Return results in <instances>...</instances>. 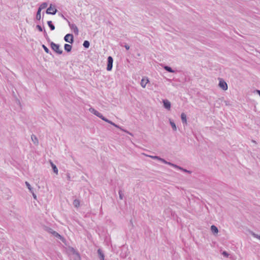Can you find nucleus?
Returning <instances> with one entry per match:
<instances>
[{
  "instance_id": "26",
  "label": "nucleus",
  "mask_w": 260,
  "mask_h": 260,
  "mask_svg": "<svg viewBox=\"0 0 260 260\" xmlns=\"http://www.w3.org/2000/svg\"><path fill=\"white\" fill-rule=\"evenodd\" d=\"M25 184H26V186L27 187L28 189H29V191L30 192H32V191H34V189H33V188L30 185V184L28 182L26 181Z\"/></svg>"
},
{
  "instance_id": "48",
  "label": "nucleus",
  "mask_w": 260,
  "mask_h": 260,
  "mask_svg": "<svg viewBox=\"0 0 260 260\" xmlns=\"http://www.w3.org/2000/svg\"><path fill=\"white\" fill-rule=\"evenodd\" d=\"M130 222H131V224H133V222H132V220H131V221H130Z\"/></svg>"
},
{
  "instance_id": "21",
  "label": "nucleus",
  "mask_w": 260,
  "mask_h": 260,
  "mask_svg": "<svg viewBox=\"0 0 260 260\" xmlns=\"http://www.w3.org/2000/svg\"><path fill=\"white\" fill-rule=\"evenodd\" d=\"M71 251L73 252V254H75L77 256L78 260L80 259L79 253L74 248L72 247L71 248Z\"/></svg>"
},
{
  "instance_id": "46",
  "label": "nucleus",
  "mask_w": 260,
  "mask_h": 260,
  "mask_svg": "<svg viewBox=\"0 0 260 260\" xmlns=\"http://www.w3.org/2000/svg\"><path fill=\"white\" fill-rule=\"evenodd\" d=\"M252 142H253V143H256L255 141H254V140H252Z\"/></svg>"
},
{
  "instance_id": "30",
  "label": "nucleus",
  "mask_w": 260,
  "mask_h": 260,
  "mask_svg": "<svg viewBox=\"0 0 260 260\" xmlns=\"http://www.w3.org/2000/svg\"><path fill=\"white\" fill-rule=\"evenodd\" d=\"M110 124H111V125L114 126L115 127H117V128H120L121 129V130L123 131L119 126H118V125H117L116 124L114 123V122H113L112 121H110V122H109Z\"/></svg>"
},
{
  "instance_id": "22",
  "label": "nucleus",
  "mask_w": 260,
  "mask_h": 260,
  "mask_svg": "<svg viewBox=\"0 0 260 260\" xmlns=\"http://www.w3.org/2000/svg\"><path fill=\"white\" fill-rule=\"evenodd\" d=\"M51 167H52L53 172L57 174L58 173V169L56 167V166L52 162H51Z\"/></svg>"
},
{
  "instance_id": "19",
  "label": "nucleus",
  "mask_w": 260,
  "mask_h": 260,
  "mask_svg": "<svg viewBox=\"0 0 260 260\" xmlns=\"http://www.w3.org/2000/svg\"><path fill=\"white\" fill-rule=\"evenodd\" d=\"M47 24H48L49 27H50L51 30H53L55 29V26L53 24V23L51 21H48Z\"/></svg>"
},
{
  "instance_id": "15",
  "label": "nucleus",
  "mask_w": 260,
  "mask_h": 260,
  "mask_svg": "<svg viewBox=\"0 0 260 260\" xmlns=\"http://www.w3.org/2000/svg\"><path fill=\"white\" fill-rule=\"evenodd\" d=\"M31 138L32 140V141L34 142L35 144H38L39 143L38 139L37 137L35 135H32L31 136Z\"/></svg>"
},
{
  "instance_id": "35",
  "label": "nucleus",
  "mask_w": 260,
  "mask_h": 260,
  "mask_svg": "<svg viewBox=\"0 0 260 260\" xmlns=\"http://www.w3.org/2000/svg\"><path fill=\"white\" fill-rule=\"evenodd\" d=\"M37 28L40 31H43V28L42 26L40 25H37L36 26Z\"/></svg>"
},
{
  "instance_id": "44",
  "label": "nucleus",
  "mask_w": 260,
  "mask_h": 260,
  "mask_svg": "<svg viewBox=\"0 0 260 260\" xmlns=\"http://www.w3.org/2000/svg\"><path fill=\"white\" fill-rule=\"evenodd\" d=\"M178 169L180 170L183 171V168L181 167H180V166H179Z\"/></svg>"
},
{
  "instance_id": "38",
  "label": "nucleus",
  "mask_w": 260,
  "mask_h": 260,
  "mask_svg": "<svg viewBox=\"0 0 260 260\" xmlns=\"http://www.w3.org/2000/svg\"><path fill=\"white\" fill-rule=\"evenodd\" d=\"M183 171L184 172L188 173H191V172L190 171L187 170H186L185 169H184V168H183Z\"/></svg>"
},
{
  "instance_id": "24",
  "label": "nucleus",
  "mask_w": 260,
  "mask_h": 260,
  "mask_svg": "<svg viewBox=\"0 0 260 260\" xmlns=\"http://www.w3.org/2000/svg\"><path fill=\"white\" fill-rule=\"evenodd\" d=\"M83 46L85 48H86V49L88 48L90 46L89 42L87 40L84 41L83 42Z\"/></svg>"
},
{
  "instance_id": "25",
  "label": "nucleus",
  "mask_w": 260,
  "mask_h": 260,
  "mask_svg": "<svg viewBox=\"0 0 260 260\" xmlns=\"http://www.w3.org/2000/svg\"><path fill=\"white\" fill-rule=\"evenodd\" d=\"M249 233L253 236L254 237V238H256L258 239H259L260 240V236L255 234V233H254L252 231H250L249 232Z\"/></svg>"
},
{
  "instance_id": "17",
  "label": "nucleus",
  "mask_w": 260,
  "mask_h": 260,
  "mask_svg": "<svg viewBox=\"0 0 260 260\" xmlns=\"http://www.w3.org/2000/svg\"><path fill=\"white\" fill-rule=\"evenodd\" d=\"M41 10H40L39 9H38V11H37V14H36V18L38 21L40 20V19L41 18Z\"/></svg>"
},
{
  "instance_id": "3",
  "label": "nucleus",
  "mask_w": 260,
  "mask_h": 260,
  "mask_svg": "<svg viewBox=\"0 0 260 260\" xmlns=\"http://www.w3.org/2000/svg\"><path fill=\"white\" fill-rule=\"evenodd\" d=\"M113 59L112 56H109L107 58V70L108 71H110L112 69L113 67Z\"/></svg>"
},
{
  "instance_id": "18",
  "label": "nucleus",
  "mask_w": 260,
  "mask_h": 260,
  "mask_svg": "<svg viewBox=\"0 0 260 260\" xmlns=\"http://www.w3.org/2000/svg\"><path fill=\"white\" fill-rule=\"evenodd\" d=\"M164 69L169 73H174L175 71L173 70L170 67L168 66H165Z\"/></svg>"
},
{
  "instance_id": "4",
  "label": "nucleus",
  "mask_w": 260,
  "mask_h": 260,
  "mask_svg": "<svg viewBox=\"0 0 260 260\" xmlns=\"http://www.w3.org/2000/svg\"><path fill=\"white\" fill-rule=\"evenodd\" d=\"M64 40L71 44L74 43V36L71 34H67L64 37Z\"/></svg>"
},
{
  "instance_id": "10",
  "label": "nucleus",
  "mask_w": 260,
  "mask_h": 260,
  "mask_svg": "<svg viewBox=\"0 0 260 260\" xmlns=\"http://www.w3.org/2000/svg\"><path fill=\"white\" fill-rule=\"evenodd\" d=\"M98 254L99 255V258H100V260H104V254L102 252L101 249H99L98 250Z\"/></svg>"
},
{
  "instance_id": "28",
  "label": "nucleus",
  "mask_w": 260,
  "mask_h": 260,
  "mask_svg": "<svg viewBox=\"0 0 260 260\" xmlns=\"http://www.w3.org/2000/svg\"><path fill=\"white\" fill-rule=\"evenodd\" d=\"M119 198L120 200H122L123 198V194L121 190H119L118 191Z\"/></svg>"
},
{
  "instance_id": "13",
  "label": "nucleus",
  "mask_w": 260,
  "mask_h": 260,
  "mask_svg": "<svg viewBox=\"0 0 260 260\" xmlns=\"http://www.w3.org/2000/svg\"><path fill=\"white\" fill-rule=\"evenodd\" d=\"M148 82H149V80L148 78H146V79L145 78H143L141 81V85L142 87L143 88L145 87L146 84Z\"/></svg>"
},
{
  "instance_id": "37",
  "label": "nucleus",
  "mask_w": 260,
  "mask_h": 260,
  "mask_svg": "<svg viewBox=\"0 0 260 260\" xmlns=\"http://www.w3.org/2000/svg\"><path fill=\"white\" fill-rule=\"evenodd\" d=\"M160 161H161L162 162L164 163V164H166L167 163V161H166L165 159L164 158H160V160H159Z\"/></svg>"
},
{
  "instance_id": "45",
  "label": "nucleus",
  "mask_w": 260,
  "mask_h": 260,
  "mask_svg": "<svg viewBox=\"0 0 260 260\" xmlns=\"http://www.w3.org/2000/svg\"><path fill=\"white\" fill-rule=\"evenodd\" d=\"M60 15H61V17H62L63 19H66V18L64 17V16H63V14H61Z\"/></svg>"
},
{
  "instance_id": "5",
  "label": "nucleus",
  "mask_w": 260,
  "mask_h": 260,
  "mask_svg": "<svg viewBox=\"0 0 260 260\" xmlns=\"http://www.w3.org/2000/svg\"><path fill=\"white\" fill-rule=\"evenodd\" d=\"M68 22V24H69V25L71 29H73L74 33L76 34V35H78L79 34V30H78V28L77 27V26H76V25L74 23H71L70 21H69L68 20H67Z\"/></svg>"
},
{
  "instance_id": "36",
  "label": "nucleus",
  "mask_w": 260,
  "mask_h": 260,
  "mask_svg": "<svg viewBox=\"0 0 260 260\" xmlns=\"http://www.w3.org/2000/svg\"><path fill=\"white\" fill-rule=\"evenodd\" d=\"M152 158L155 159H157V160H160V157L158 156H151Z\"/></svg>"
},
{
  "instance_id": "23",
  "label": "nucleus",
  "mask_w": 260,
  "mask_h": 260,
  "mask_svg": "<svg viewBox=\"0 0 260 260\" xmlns=\"http://www.w3.org/2000/svg\"><path fill=\"white\" fill-rule=\"evenodd\" d=\"M73 205L76 208H78L80 206V201L77 199H75L73 201Z\"/></svg>"
},
{
  "instance_id": "1",
  "label": "nucleus",
  "mask_w": 260,
  "mask_h": 260,
  "mask_svg": "<svg viewBox=\"0 0 260 260\" xmlns=\"http://www.w3.org/2000/svg\"><path fill=\"white\" fill-rule=\"evenodd\" d=\"M50 47L58 54H61L63 52V51L60 49V45L58 44L51 42L50 43Z\"/></svg>"
},
{
  "instance_id": "2",
  "label": "nucleus",
  "mask_w": 260,
  "mask_h": 260,
  "mask_svg": "<svg viewBox=\"0 0 260 260\" xmlns=\"http://www.w3.org/2000/svg\"><path fill=\"white\" fill-rule=\"evenodd\" d=\"M52 4H51L49 8H47V9L46 11V13L47 14H51V15H55L57 10L55 8V6H53V7H52Z\"/></svg>"
},
{
  "instance_id": "11",
  "label": "nucleus",
  "mask_w": 260,
  "mask_h": 260,
  "mask_svg": "<svg viewBox=\"0 0 260 260\" xmlns=\"http://www.w3.org/2000/svg\"><path fill=\"white\" fill-rule=\"evenodd\" d=\"M72 46L68 44H65L64 45V49L67 52H70L72 50Z\"/></svg>"
},
{
  "instance_id": "47",
  "label": "nucleus",
  "mask_w": 260,
  "mask_h": 260,
  "mask_svg": "<svg viewBox=\"0 0 260 260\" xmlns=\"http://www.w3.org/2000/svg\"><path fill=\"white\" fill-rule=\"evenodd\" d=\"M127 133H128L129 135H132V134L131 133H129V132H127Z\"/></svg>"
},
{
  "instance_id": "41",
  "label": "nucleus",
  "mask_w": 260,
  "mask_h": 260,
  "mask_svg": "<svg viewBox=\"0 0 260 260\" xmlns=\"http://www.w3.org/2000/svg\"><path fill=\"white\" fill-rule=\"evenodd\" d=\"M166 164L169 165H170V166H171L172 167L173 166V163L170 162H168V161H167V163H166Z\"/></svg>"
},
{
  "instance_id": "31",
  "label": "nucleus",
  "mask_w": 260,
  "mask_h": 260,
  "mask_svg": "<svg viewBox=\"0 0 260 260\" xmlns=\"http://www.w3.org/2000/svg\"><path fill=\"white\" fill-rule=\"evenodd\" d=\"M124 45H123L122 44H120V46H123L125 47V48L128 50L129 49V46L128 44H127L126 43H124Z\"/></svg>"
},
{
  "instance_id": "39",
  "label": "nucleus",
  "mask_w": 260,
  "mask_h": 260,
  "mask_svg": "<svg viewBox=\"0 0 260 260\" xmlns=\"http://www.w3.org/2000/svg\"><path fill=\"white\" fill-rule=\"evenodd\" d=\"M32 193V195L33 196V198L35 199H37V196L36 194L34 193V191H33L32 192H31Z\"/></svg>"
},
{
  "instance_id": "42",
  "label": "nucleus",
  "mask_w": 260,
  "mask_h": 260,
  "mask_svg": "<svg viewBox=\"0 0 260 260\" xmlns=\"http://www.w3.org/2000/svg\"><path fill=\"white\" fill-rule=\"evenodd\" d=\"M256 92L260 96V90L257 89V90H256Z\"/></svg>"
},
{
  "instance_id": "6",
  "label": "nucleus",
  "mask_w": 260,
  "mask_h": 260,
  "mask_svg": "<svg viewBox=\"0 0 260 260\" xmlns=\"http://www.w3.org/2000/svg\"><path fill=\"white\" fill-rule=\"evenodd\" d=\"M219 87L224 90L228 89V86L227 83L223 80H221L219 83Z\"/></svg>"
},
{
  "instance_id": "40",
  "label": "nucleus",
  "mask_w": 260,
  "mask_h": 260,
  "mask_svg": "<svg viewBox=\"0 0 260 260\" xmlns=\"http://www.w3.org/2000/svg\"><path fill=\"white\" fill-rule=\"evenodd\" d=\"M173 167L175 168H176V169H178V167H179V166H177V165H175V164H174L173 165Z\"/></svg>"
},
{
  "instance_id": "9",
  "label": "nucleus",
  "mask_w": 260,
  "mask_h": 260,
  "mask_svg": "<svg viewBox=\"0 0 260 260\" xmlns=\"http://www.w3.org/2000/svg\"><path fill=\"white\" fill-rule=\"evenodd\" d=\"M89 111L91 113H92V114H93L94 115H95L96 116H98V117H99V118H100V117H101V116H102V114L101 113H100L99 111H98L97 110H95L93 108H90L89 109Z\"/></svg>"
},
{
  "instance_id": "20",
  "label": "nucleus",
  "mask_w": 260,
  "mask_h": 260,
  "mask_svg": "<svg viewBox=\"0 0 260 260\" xmlns=\"http://www.w3.org/2000/svg\"><path fill=\"white\" fill-rule=\"evenodd\" d=\"M169 120H170V125H171L173 130L174 131H177V127L176 126L175 123L173 121H172L171 119H170Z\"/></svg>"
},
{
  "instance_id": "14",
  "label": "nucleus",
  "mask_w": 260,
  "mask_h": 260,
  "mask_svg": "<svg viewBox=\"0 0 260 260\" xmlns=\"http://www.w3.org/2000/svg\"><path fill=\"white\" fill-rule=\"evenodd\" d=\"M211 231L214 234H216L218 232V228L214 225L211 226Z\"/></svg>"
},
{
  "instance_id": "12",
  "label": "nucleus",
  "mask_w": 260,
  "mask_h": 260,
  "mask_svg": "<svg viewBox=\"0 0 260 260\" xmlns=\"http://www.w3.org/2000/svg\"><path fill=\"white\" fill-rule=\"evenodd\" d=\"M181 119L183 124H187L186 115L184 113H182L181 114Z\"/></svg>"
},
{
  "instance_id": "34",
  "label": "nucleus",
  "mask_w": 260,
  "mask_h": 260,
  "mask_svg": "<svg viewBox=\"0 0 260 260\" xmlns=\"http://www.w3.org/2000/svg\"><path fill=\"white\" fill-rule=\"evenodd\" d=\"M222 254L225 257H228L229 256V254L225 251H223Z\"/></svg>"
},
{
  "instance_id": "32",
  "label": "nucleus",
  "mask_w": 260,
  "mask_h": 260,
  "mask_svg": "<svg viewBox=\"0 0 260 260\" xmlns=\"http://www.w3.org/2000/svg\"><path fill=\"white\" fill-rule=\"evenodd\" d=\"M100 118L102 119L104 121L107 122L109 123L110 122V120H109V119H108L107 118L105 117L103 115H102V116H101V117H100Z\"/></svg>"
},
{
  "instance_id": "33",
  "label": "nucleus",
  "mask_w": 260,
  "mask_h": 260,
  "mask_svg": "<svg viewBox=\"0 0 260 260\" xmlns=\"http://www.w3.org/2000/svg\"><path fill=\"white\" fill-rule=\"evenodd\" d=\"M46 231L48 233L51 234L52 235H53V233L55 232L53 229H52L51 228H47Z\"/></svg>"
},
{
  "instance_id": "7",
  "label": "nucleus",
  "mask_w": 260,
  "mask_h": 260,
  "mask_svg": "<svg viewBox=\"0 0 260 260\" xmlns=\"http://www.w3.org/2000/svg\"><path fill=\"white\" fill-rule=\"evenodd\" d=\"M162 103H163L164 107L166 109L170 110L171 109V104L169 100H168L167 99L163 100Z\"/></svg>"
},
{
  "instance_id": "29",
  "label": "nucleus",
  "mask_w": 260,
  "mask_h": 260,
  "mask_svg": "<svg viewBox=\"0 0 260 260\" xmlns=\"http://www.w3.org/2000/svg\"><path fill=\"white\" fill-rule=\"evenodd\" d=\"M43 32H44V36L45 38L48 41H50L49 38L45 29L44 30Z\"/></svg>"
},
{
  "instance_id": "43",
  "label": "nucleus",
  "mask_w": 260,
  "mask_h": 260,
  "mask_svg": "<svg viewBox=\"0 0 260 260\" xmlns=\"http://www.w3.org/2000/svg\"><path fill=\"white\" fill-rule=\"evenodd\" d=\"M67 178H68V180H70V176L69 174H67Z\"/></svg>"
},
{
  "instance_id": "8",
  "label": "nucleus",
  "mask_w": 260,
  "mask_h": 260,
  "mask_svg": "<svg viewBox=\"0 0 260 260\" xmlns=\"http://www.w3.org/2000/svg\"><path fill=\"white\" fill-rule=\"evenodd\" d=\"M53 235L54 237L59 239L64 243L66 241V239L63 237L61 236L60 234H59L56 231H55L53 233V235Z\"/></svg>"
},
{
  "instance_id": "16",
  "label": "nucleus",
  "mask_w": 260,
  "mask_h": 260,
  "mask_svg": "<svg viewBox=\"0 0 260 260\" xmlns=\"http://www.w3.org/2000/svg\"><path fill=\"white\" fill-rule=\"evenodd\" d=\"M48 6V3H46V2H44L43 3H42L39 7L38 8V9H39L40 10H41L42 11V10L44 9H45L46 8H47Z\"/></svg>"
},
{
  "instance_id": "27",
  "label": "nucleus",
  "mask_w": 260,
  "mask_h": 260,
  "mask_svg": "<svg viewBox=\"0 0 260 260\" xmlns=\"http://www.w3.org/2000/svg\"><path fill=\"white\" fill-rule=\"evenodd\" d=\"M42 47L44 49V50L46 53H47L48 54H52L51 52H50L49 49L45 45H42Z\"/></svg>"
}]
</instances>
